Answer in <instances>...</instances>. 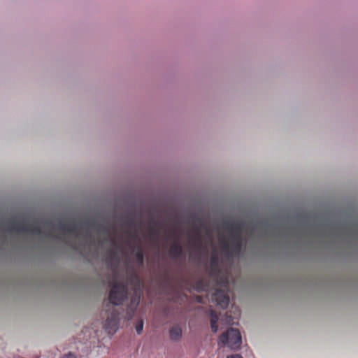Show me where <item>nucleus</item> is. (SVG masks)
I'll list each match as a JSON object with an SVG mask.
<instances>
[{"label": "nucleus", "mask_w": 358, "mask_h": 358, "mask_svg": "<svg viewBox=\"0 0 358 358\" xmlns=\"http://www.w3.org/2000/svg\"><path fill=\"white\" fill-rule=\"evenodd\" d=\"M96 218H90L87 216L84 220L79 222L72 221L69 222H64L61 218L57 219V224L51 219L41 218L38 221L40 223L45 226L53 229H58L60 232L65 236H79L83 232L85 233L87 237H91L92 231L101 234H109L110 231V226L106 222L99 221L97 218H101L102 215L101 213H96Z\"/></svg>", "instance_id": "1"}, {"label": "nucleus", "mask_w": 358, "mask_h": 358, "mask_svg": "<svg viewBox=\"0 0 358 358\" xmlns=\"http://www.w3.org/2000/svg\"><path fill=\"white\" fill-rule=\"evenodd\" d=\"M127 297V284L124 282L114 283L109 292V302L106 304V312L103 313L106 317L103 322V327L108 334H115L120 324V312L113 306L122 304Z\"/></svg>", "instance_id": "2"}, {"label": "nucleus", "mask_w": 358, "mask_h": 358, "mask_svg": "<svg viewBox=\"0 0 358 358\" xmlns=\"http://www.w3.org/2000/svg\"><path fill=\"white\" fill-rule=\"evenodd\" d=\"M0 226L4 227L5 230L8 232L29 234L36 236H41L43 238H52L56 241L64 239V235H62V233L61 234H55L51 231H44L39 226L30 224L26 217L23 218L22 222H17L15 218H13L10 222L6 224H5L3 222H0Z\"/></svg>", "instance_id": "3"}, {"label": "nucleus", "mask_w": 358, "mask_h": 358, "mask_svg": "<svg viewBox=\"0 0 358 358\" xmlns=\"http://www.w3.org/2000/svg\"><path fill=\"white\" fill-rule=\"evenodd\" d=\"M220 340L224 345H227L232 350H237L241 344V336L239 331L236 329L231 327L222 334Z\"/></svg>", "instance_id": "4"}, {"label": "nucleus", "mask_w": 358, "mask_h": 358, "mask_svg": "<svg viewBox=\"0 0 358 358\" xmlns=\"http://www.w3.org/2000/svg\"><path fill=\"white\" fill-rule=\"evenodd\" d=\"M231 239V245L227 241H224L223 248L224 251L229 256H232L234 254L239 255L243 245L242 236L238 234H232Z\"/></svg>", "instance_id": "5"}, {"label": "nucleus", "mask_w": 358, "mask_h": 358, "mask_svg": "<svg viewBox=\"0 0 358 358\" xmlns=\"http://www.w3.org/2000/svg\"><path fill=\"white\" fill-rule=\"evenodd\" d=\"M227 289V282H224V289H217L213 294V301L217 303V305L222 308H227L229 303V296L226 289Z\"/></svg>", "instance_id": "6"}, {"label": "nucleus", "mask_w": 358, "mask_h": 358, "mask_svg": "<svg viewBox=\"0 0 358 358\" xmlns=\"http://www.w3.org/2000/svg\"><path fill=\"white\" fill-rule=\"evenodd\" d=\"M136 213V211L135 210V205L134 203H131L130 205V208L128 210L127 215L126 216H122L121 218L123 220L125 225L129 228H134L136 227V221L132 217L133 216H135Z\"/></svg>", "instance_id": "7"}, {"label": "nucleus", "mask_w": 358, "mask_h": 358, "mask_svg": "<svg viewBox=\"0 0 358 358\" xmlns=\"http://www.w3.org/2000/svg\"><path fill=\"white\" fill-rule=\"evenodd\" d=\"M169 336L171 340L178 341L182 336V330L180 324H176L172 326L169 330Z\"/></svg>", "instance_id": "8"}, {"label": "nucleus", "mask_w": 358, "mask_h": 358, "mask_svg": "<svg viewBox=\"0 0 358 358\" xmlns=\"http://www.w3.org/2000/svg\"><path fill=\"white\" fill-rule=\"evenodd\" d=\"M179 236L176 238V241L171 247V254L173 259H178L183 255V249L179 243Z\"/></svg>", "instance_id": "9"}, {"label": "nucleus", "mask_w": 358, "mask_h": 358, "mask_svg": "<svg viewBox=\"0 0 358 358\" xmlns=\"http://www.w3.org/2000/svg\"><path fill=\"white\" fill-rule=\"evenodd\" d=\"M106 260L108 265L110 266H112L113 264H117L120 262V257L117 250H110L108 251Z\"/></svg>", "instance_id": "10"}, {"label": "nucleus", "mask_w": 358, "mask_h": 358, "mask_svg": "<svg viewBox=\"0 0 358 358\" xmlns=\"http://www.w3.org/2000/svg\"><path fill=\"white\" fill-rule=\"evenodd\" d=\"M234 229H232L231 236L232 234H238L241 236L243 228L245 226V222L244 220H233Z\"/></svg>", "instance_id": "11"}, {"label": "nucleus", "mask_w": 358, "mask_h": 358, "mask_svg": "<svg viewBox=\"0 0 358 358\" xmlns=\"http://www.w3.org/2000/svg\"><path fill=\"white\" fill-rule=\"evenodd\" d=\"M135 254V259L138 267L142 268L144 266V252L143 249L137 246Z\"/></svg>", "instance_id": "12"}, {"label": "nucleus", "mask_w": 358, "mask_h": 358, "mask_svg": "<svg viewBox=\"0 0 358 358\" xmlns=\"http://www.w3.org/2000/svg\"><path fill=\"white\" fill-rule=\"evenodd\" d=\"M194 220V227L196 229V238L201 241V236H200V227L203 224V222L201 218L197 215L193 216Z\"/></svg>", "instance_id": "13"}, {"label": "nucleus", "mask_w": 358, "mask_h": 358, "mask_svg": "<svg viewBox=\"0 0 358 358\" xmlns=\"http://www.w3.org/2000/svg\"><path fill=\"white\" fill-rule=\"evenodd\" d=\"M218 320V317L216 313L214 311H211L210 313V328L213 333H217L218 330V327L217 325V322Z\"/></svg>", "instance_id": "14"}, {"label": "nucleus", "mask_w": 358, "mask_h": 358, "mask_svg": "<svg viewBox=\"0 0 358 358\" xmlns=\"http://www.w3.org/2000/svg\"><path fill=\"white\" fill-rule=\"evenodd\" d=\"M139 301H140V296L139 295H138V296L136 295L134 297H133L131 299L129 308L131 309L132 313H134L136 311V310L138 306Z\"/></svg>", "instance_id": "15"}, {"label": "nucleus", "mask_w": 358, "mask_h": 358, "mask_svg": "<svg viewBox=\"0 0 358 358\" xmlns=\"http://www.w3.org/2000/svg\"><path fill=\"white\" fill-rule=\"evenodd\" d=\"M310 217L308 215H305L299 218V223L301 225L307 226L309 224Z\"/></svg>", "instance_id": "16"}, {"label": "nucleus", "mask_w": 358, "mask_h": 358, "mask_svg": "<svg viewBox=\"0 0 358 358\" xmlns=\"http://www.w3.org/2000/svg\"><path fill=\"white\" fill-rule=\"evenodd\" d=\"M269 226V222L268 220H264V221H257L255 226H254V229L256 228V227H259V228H267Z\"/></svg>", "instance_id": "17"}, {"label": "nucleus", "mask_w": 358, "mask_h": 358, "mask_svg": "<svg viewBox=\"0 0 358 358\" xmlns=\"http://www.w3.org/2000/svg\"><path fill=\"white\" fill-rule=\"evenodd\" d=\"M223 225L228 229L231 232L232 231V229H234V224H233V220H223Z\"/></svg>", "instance_id": "18"}, {"label": "nucleus", "mask_w": 358, "mask_h": 358, "mask_svg": "<svg viewBox=\"0 0 358 358\" xmlns=\"http://www.w3.org/2000/svg\"><path fill=\"white\" fill-rule=\"evenodd\" d=\"M143 320H140L136 325V331L137 334L140 335L143 331Z\"/></svg>", "instance_id": "19"}, {"label": "nucleus", "mask_w": 358, "mask_h": 358, "mask_svg": "<svg viewBox=\"0 0 358 358\" xmlns=\"http://www.w3.org/2000/svg\"><path fill=\"white\" fill-rule=\"evenodd\" d=\"M61 358H76V356L72 352H69L64 355Z\"/></svg>", "instance_id": "20"}, {"label": "nucleus", "mask_w": 358, "mask_h": 358, "mask_svg": "<svg viewBox=\"0 0 358 358\" xmlns=\"http://www.w3.org/2000/svg\"><path fill=\"white\" fill-rule=\"evenodd\" d=\"M227 358H243V357L239 354H234V355L227 356Z\"/></svg>", "instance_id": "21"}, {"label": "nucleus", "mask_w": 358, "mask_h": 358, "mask_svg": "<svg viewBox=\"0 0 358 358\" xmlns=\"http://www.w3.org/2000/svg\"><path fill=\"white\" fill-rule=\"evenodd\" d=\"M212 262H213V263H215V264H216V263H217V256H216V255H215V256H213V257H212Z\"/></svg>", "instance_id": "22"}, {"label": "nucleus", "mask_w": 358, "mask_h": 358, "mask_svg": "<svg viewBox=\"0 0 358 358\" xmlns=\"http://www.w3.org/2000/svg\"><path fill=\"white\" fill-rule=\"evenodd\" d=\"M134 277L135 278V279H136L138 282H139V278H138V277L136 274H134Z\"/></svg>", "instance_id": "23"}]
</instances>
